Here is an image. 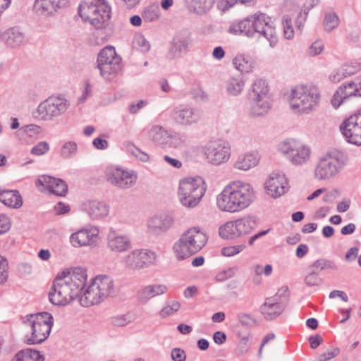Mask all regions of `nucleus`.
I'll return each mask as SVG.
<instances>
[{
	"instance_id": "1",
	"label": "nucleus",
	"mask_w": 361,
	"mask_h": 361,
	"mask_svg": "<svg viewBox=\"0 0 361 361\" xmlns=\"http://www.w3.org/2000/svg\"><path fill=\"white\" fill-rule=\"evenodd\" d=\"M87 280V270L80 267L59 273L49 293V301L54 305L65 306L79 299Z\"/></svg>"
},
{
	"instance_id": "2",
	"label": "nucleus",
	"mask_w": 361,
	"mask_h": 361,
	"mask_svg": "<svg viewBox=\"0 0 361 361\" xmlns=\"http://www.w3.org/2000/svg\"><path fill=\"white\" fill-rule=\"evenodd\" d=\"M255 199V191L250 183L234 180L227 184L217 195L216 204L221 212L237 213L248 208Z\"/></svg>"
},
{
	"instance_id": "3",
	"label": "nucleus",
	"mask_w": 361,
	"mask_h": 361,
	"mask_svg": "<svg viewBox=\"0 0 361 361\" xmlns=\"http://www.w3.org/2000/svg\"><path fill=\"white\" fill-rule=\"evenodd\" d=\"M322 94L313 84H299L293 87L287 95L290 109L298 115H309L315 111L321 103Z\"/></svg>"
},
{
	"instance_id": "4",
	"label": "nucleus",
	"mask_w": 361,
	"mask_h": 361,
	"mask_svg": "<svg viewBox=\"0 0 361 361\" xmlns=\"http://www.w3.org/2000/svg\"><path fill=\"white\" fill-rule=\"evenodd\" d=\"M78 13L83 21L97 30H102L109 24L112 6L109 0H82Z\"/></svg>"
},
{
	"instance_id": "5",
	"label": "nucleus",
	"mask_w": 361,
	"mask_h": 361,
	"mask_svg": "<svg viewBox=\"0 0 361 361\" xmlns=\"http://www.w3.org/2000/svg\"><path fill=\"white\" fill-rule=\"evenodd\" d=\"M348 162V157L344 152L335 149L330 150L318 158L314 169V177L317 180H330Z\"/></svg>"
},
{
	"instance_id": "6",
	"label": "nucleus",
	"mask_w": 361,
	"mask_h": 361,
	"mask_svg": "<svg viewBox=\"0 0 361 361\" xmlns=\"http://www.w3.org/2000/svg\"><path fill=\"white\" fill-rule=\"evenodd\" d=\"M207 241L206 233L197 227H192L180 236L173 244L172 250L176 258L182 261L198 252Z\"/></svg>"
},
{
	"instance_id": "7",
	"label": "nucleus",
	"mask_w": 361,
	"mask_h": 361,
	"mask_svg": "<svg viewBox=\"0 0 361 361\" xmlns=\"http://www.w3.org/2000/svg\"><path fill=\"white\" fill-rule=\"evenodd\" d=\"M23 322L30 331L26 343L29 345L39 344L48 338L54 324V317L50 313L42 312L25 316Z\"/></svg>"
},
{
	"instance_id": "8",
	"label": "nucleus",
	"mask_w": 361,
	"mask_h": 361,
	"mask_svg": "<svg viewBox=\"0 0 361 361\" xmlns=\"http://www.w3.org/2000/svg\"><path fill=\"white\" fill-rule=\"evenodd\" d=\"M206 190L205 182L200 176L181 179L177 192L178 201L185 208H195L202 200Z\"/></svg>"
},
{
	"instance_id": "9",
	"label": "nucleus",
	"mask_w": 361,
	"mask_h": 361,
	"mask_svg": "<svg viewBox=\"0 0 361 361\" xmlns=\"http://www.w3.org/2000/svg\"><path fill=\"white\" fill-rule=\"evenodd\" d=\"M250 37H254L256 33L262 35L269 43L271 48L277 46L279 39L276 27L271 19L267 14L257 12L246 18Z\"/></svg>"
},
{
	"instance_id": "10",
	"label": "nucleus",
	"mask_w": 361,
	"mask_h": 361,
	"mask_svg": "<svg viewBox=\"0 0 361 361\" xmlns=\"http://www.w3.org/2000/svg\"><path fill=\"white\" fill-rule=\"evenodd\" d=\"M69 107L70 102L66 97L51 96L39 104L32 116L38 121H51L64 114Z\"/></svg>"
},
{
	"instance_id": "11",
	"label": "nucleus",
	"mask_w": 361,
	"mask_h": 361,
	"mask_svg": "<svg viewBox=\"0 0 361 361\" xmlns=\"http://www.w3.org/2000/svg\"><path fill=\"white\" fill-rule=\"evenodd\" d=\"M278 150L293 166L305 164L311 155L310 147L295 139H288L280 142Z\"/></svg>"
},
{
	"instance_id": "12",
	"label": "nucleus",
	"mask_w": 361,
	"mask_h": 361,
	"mask_svg": "<svg viewBox=\"0 0 361 361\" xmlns=\"http://www.w3.org/2000/svg\"><path fill=\"white\" fill-rule=\"evenodd\" d=\"M97 63L100 75L107 81L114 80L121 70V58L112 46L106 47L99 53Z\"/></svg>"
},
{
	"instance_id": "13",
	"label": "nucleus",
	"mask_w": 361,
	"mask_h": 361,
	"mask_svg": "<svg viewBox=\"0 0 361 361\" xmlns=\"http://www.w3.org/2000/svg\"><path fill=\"white\" fill-rule=\"evenodd\" d=\"M156 259L157 255L154 251L147 248H137L123 256L121 263L126 269L136 271L152 265Z\"/></svg>"
},
{
	"instance_id": "14",
	"label": "nucleus",
	"mask_w": 361,
	"mask_h": 361,
	"mask_svg": "<svg viewBox=\"0 0 361 361\" xmlns=\"http://www.w3.org/2000/svg\"><path fill=\"white\" fill-rule=\"evenodd\" d=\"M202 152L207 162L213 166L226 163L231 155L230 145L220 140L208 142L202 147Z\"/></svg>"
},
{
	"instance_id": "15",
	"label": "nucleus",
	"mask_w": 361,
	"mask_h": 361,
	"mask_svg": "<svg viewBox=\"0 0 361 361\" xmlns=\"http://www.w3.org/2000/svg\"><path fill=\"white\" fill-rule=\"evenodd\" d=\"M288 290L286 286L280 288L273 296L267 298L260 306V312L266 320H273L286 309L288 302Z\"/></svg>"
},
{
	"instance_id": "16",
	"label": "nucleus",
	"mask_w": 361,
	"mask_h": 361,
	"mask_svg": "<svg viewBox=\"0 0 361 361\" xmlns=\"http://www.w3.org/2000/svg\"><path fill=\"white\" fill-rule=\"evenodd\" d=\"M104 174L106 180L111 185L122 190L133 187L137 180L135 171L118 166L107 167Z\"/></svg>"
},
{
	"instance_id": "17",
	"label": "nucleus",
	"mask_w": 361,
	"mask_h": 361,
	"mask_svg": "<svg viewBox=\"0 0 361 361\" xmlns=\"http://www.w3.org/2000/svg\"><path fill=\"white\" fill-rule=\"evenodd\" d=\"M345 140L353 145L361 146V108L343 120L339 126Z\"/></svg>"
},
{
	"instance_id": "18",
	"label": "nucleus",
	"mask_w": 361,
	"mask_h": 361,
	"mask_svg": "<svg viewBox=\"0 0 361 361\" xmlns=\"http://www.w3.org/2000/svg\"><path fill=\"white\" fill-rule=\"evenodd\" d=\"M174 224L175 216L173 213H159L147 219V232L154 236H160L171 229Z\"/></svg>"
},
{
	"instance_id": "19",
	"label": "nucleus",
	"mask_w": 361,
	"mask_h": 361,
	"mask_svg": "<svg viewBox=\"0 0 361 361\" xmlns=\"http://www.w3.org/2000/svg\"><path fill=\"white\" fill-rule=\"evenodd\" d=\"M191 35L187 30L177 32L169 42L167 58L171 61L180 59L186 54L191 47Z\"/></svg>"
},
{
	"instance_id": "20",
	"label": "nucleus",
	"mask_w": 361,
	"mask_h": 361,
	"mask_svg": "<svg viewBox=\"0 0 361 361\" xmlns=\"http://www.w3.org/2000/svg\"><path fill=\"white\" fill-rule=\"evenodd\" d=\"M171 118L176 125L188 127L197 124L201 119V115L197 109L180 104L173 108Z\"/></svg>"
},
{
	"instance_id": "21",
	"label": "nucleus",
	"mask_w": 361,
	"mask_h": 361,
	"mask_svg": "<svg viewBox=\"0 0 361 361\" xmlns=\"http://www.w3.org/2000/svg\"><path fill=\"white\" fill-rule=\"evenodd\" d=\"M267 194L272 198H278L284 195L288 190V183L284 173L272 172L264 183Z\"/></svg>"
},
{
	"instance_id": "22",
	"label": "nucleus",
	"mask_w": 361,
	"mask_h": 361,
	"mask_svg": "<svg viewBox=\"0 0 361 361\" xmlns=\"http://www.w3.org/2000/svg\"><path fill=\"white\" fill-rule=\"evenodd\" d=\"M99 229L95 226H88L73 233L70 242L74 247L91 245L99 240Z\"/></svg>"
},
{
	"instance_id": "23",
	"label": "nucleus",
	"mask_w": 361,
	"mask_h": 361,
	"mask_svg": "<svg viewBox=\"0 0 361 361\" xmlns=\"http://www.w3.org/2000/svg\"><path fill=\"white\" fill-rule=\"evenodd\" d=\"M36 186L41 191H47L57 196H63L68 191V186L63 180L47 175L38 178Z\"/></svg>"
},
{
	"instance_id": "24",
	"label": "nucleus",
	"mask_w": 361,
	"mask_h": 361,
	"mask_svg": "<svg viewBox=\"0 0 361 361\" xmlns=\"http://www.w3.org/2000/svg\"><path fill=\"white\" fill-rule=\"evenodd\" d=\"M132 246L128 235L121 233L114 229H110L106 235V247L114 253L127 252Z\"/></svg>"
},
{
	"instance_id": "25",
	"label": "nucleus",
	"mask_w": 361,
	"mask_h": 361,
	"mask_svg": "<svg viewBox=\"0 0 361 361\" xmlns=\"http://www.w3.org/2000/svg\"><path fill=\"white\" fill-rule=\"evenodd\" d=\"M68 0H35L33 8L37 15L42 17H51L65 8Z\"/></svg>"
},
{
	"instance_id": "26",
	"label": "nucleus",
	"mask_w": 361,
	"mask_h": 361,
	"mask_svg": "<svg viewBox=\"0 0 361 361\" xmlns=\"http://www.w3.org/2000/svg\"><path fill=\"white\" fill-rule=\"evenodd\" d=\"M354 80L341 85L334 92L331 104L334 109H338L346 100L353 97H359Z\"/></svg>"
},
{
	"instance_id": "27",
	"label": "nucleus",
	"mask_w": 361,
	"mask_h": 361,
	"mask_svg": "<svg viewBox=\"0 0 361 361\" xmlns=\"http://www.w3.org/2000/svg\"><path fill=\"white\" fill-rule=\"evenodd\" d=\"M81 209L92 220H101L109 214V207L97 200H87L82 203Z\"/></svg>"
},
{
	"instance_id": "28",
	"label": "nucleus",
	"mask_w": 361,
	"mask_h": 361,
	"mask_svg": "<svg viewBox=\"0 0 361 361\" xmlns=\"http://www.w3.org/2000/svg\"><path fill=\"white\" fill-rule=\"evenodd\" d=\"M1 38L8 47L18 49L25 46L28 40L24 31L19 27H12L6 30L1 34Z\"/></svg>"
},
{
	"instance_id": "29",
	"label": "nucleus",
	"mask_w": 361,
	"mask_h": 361,
	"mask_svg": "<svg viewBox=\"0 0 361 361\" xmlns=\"http://www.w3.org/2000/svg\"><path fill=\"white\" fill-rule=\"evenodd\" d=\"M169 287L164 283H152L147 285L137 292L136 297L141 303H147L151 299L166 293Z\"/></svg>"
},
{
	"instance_id": "30",
	"label": "nucleus",
	"mask_w": 361,
	"mask_h": 361,
	"mask_svg": "<svg viewBox=\"0 0 361 361\" xmlns=\"http://www.w3.org/2000/svg\"><path fill=\"white\" fill-rule=\"evenodd\" d=\"M261 157L258 152L250 151L240 154L233 164V168L240 171H247L256 167Z\"/></svg>"
},
{
	"instance_id": "31",
	"label": "nucleus",
	"mask_w": 361,
	"mask_h": 361,
	"mask_svg": "<svg viewBox=\"0 0 361 361\" xmlns=\"http://www.w3.org/2000/svg\"><path fill=\"white\" fill-rule=\"evenodd\" d=\"M104 300V298L102 296L92 281L83 291H81L79 296V302L83 307H90L97 305Z\"/></svg>"
},
{
	"instance_id": "32",
	"label": "nucleus",
	"mask_w": 361,
	"mask_h": 361,
	"mask_svg": "<svg viewBox=\"0 0 361 361\" xmlns=\"http://www.w3.org/2000/svg\"><path fill=\"white\" fill-rule=\"evenodd\" d=\"M92 281L104 299L115 295L116 290L114 281L111 276L105 274L98 275Z\"/></svg>"
},
{
	"instance_id": "33",
	"label": "nucleus",
	"mask_w": 361,
	"mask_h": 361,
	"mask_svg": "<svg viewBox=\"0 0 361 361\" xmlns=\"http://www.w3.org/2000/svg\"><path fill=\"white\" fill-rule=\"evenodd\" d=\"M245 85V80L240 75L231 76L224 81V89L228 95L238 97L242 94Z\"/></svg>"
},
{
	"instance_id": "34",
	"label": "nucleus",
	"mask_w": 361,
	"mask_h": 361,
	"mask_svg": "<svg viewBox=\"0 0 361 361\" xmlns=\"http://www.w3.org/2000/svg\"><path fill=\"white\" fill-rule=\"evenodd\" d=\"M216 0H185V5L190 13L197 16L207 13L213 7Z\"/></svg>"
},
{
	"instance_id": "35",
	"label": "nucleus",
	"mask_w": 361,
	"mask_h": 361,
	"mask_svg": "<svg viewBox=\"0 0 361 361\" xmlns=\"http://www.w3.org/2000/svg\"><path fill=\"white\" fill-rule=\"evenodd\" d=\"M0 202L13 209H18L23 205V199L18 190H0Z\"/></svg>"
},
{
	"instance_id": "36",
	"label": "nucleus",
	"mask_w": 361,
	"mask_h": 361,
	"mask_svg": "<svg viewBox=\"0 0 361 361\" xmlns=\"http://www.w3.org/2000/svg\"><path fill=\"white\" fill-rule=\"evenodd\" d=\"M234 68L241 73H249L254 68V61L245 54H238L233 59Z\"/></svg>"
},
{
	"instance_id": "37",
	"label": "nucleus",
	"mask_w": 361,
	"mask_h": 361,
	"mask_svg": "<svg viewBox=\"0 0 361 361\" xmlns=\"http://www.w3.org/2000/svg\"><path fill=\"white\" fill-rule=\"evenodd\" d=\"M271 109L269 97L251 100L250 114L252 117L263 116Z\"/></svg>"
},
{
	"instance_id": "38",
	"label": "nucleus",
	"mask_w": 361,
	"mask_h": 361,
	"mask_svg": "<svg viewBox=\"0 0 361 361\" xmlns=\"http://www.w3.org/2000/svg\"><path fill=\"white\" fill-rule=\"evenodd\" d=\"M269 89L265 80H255L251 86L250 96L251 100L269 97Z\"/></svg>"
},
{
	"instance_id": "39",
	"label": "nucleus",
	"mask_w": 361,
	"mask_h": 361,
	"mask_svg": "<svg viewBox=\"0 0 361 361\" xmlns=\"http://www.w3.org/2000/svg\"><path fill=\"white\" fill-rule=\"evenodd\" d=\"M169 132L161 126H153L149 131V139L157 145L164 147Z\"/></svg>"
},
{
	"instance_id": "40",
	"label": "nucleus",
	"mask_w": 361,
	"mask_h": 361,
	"mask_svg": "<svg viewBox=\"0 0 361 361\" xmlns=\"http://www.w3.org/2000/svg\"><path fill=\"white\" fill-rule=\"evenodd\" d=\"M144 21L152 23L158 20L161 16L159 6L156 4H151L145 7L141 13Z\"/></svg>"
},
{
	"instance_id": "41",
	"label": "nucleus",
	"mask_w": 361,
	"mask_h": 361,
	"mask_svg": "<svg viewBox=\"0 0 361 361\" xmlns=\"http://www.w3.org/2000/svg\"><path fill=\"white\" fill-rule=\"evenodd\" d=\"M12 361H44L39 351L27 348L18 352Z\"/></svg>"
},
{
	"instance_id": "42",
	"label": "nucleus",
	"mask_w": 361,
	"mask_h": 361,
	"mask_svg": "<svg viewBox=\"0 0 361 361\" xmlns=\"http://www.w3.org/2000/svg\"><path fill=\"white\" fill-rule=\"evenodd\" d=\"M219 233L224 239H234L239 237L235 220L228 221L220 226Z\"/></svg>"
},
{
	"instance_id": "43",
	"label": "nucleus",
	"mask_w": 361,
	"mask_h": 361,
	"mask_svg": "<svg viewBox=\"0 0 361 361\" xmlns=\"http://www.w3.org/2000/svg\"><path fill=\"white\" fill-rule=\"evenodd\" d=\"M40 128L36 125H27L18 129L15 135L20 140L27 142V137H33L39 133Z\"/></svg>"
},
{
	"instance_id": "44",
	"label": "nucleus",
	"mask_w": 361,
	"mask_h": 361,
	"mask_svg": "<svg viewBox=\"0 0 361 361\" xmlns=\"http://www.w3.org/2000/svg\"><path fill=\"white\" fill-rule=\"evenodd\" d=\"M235 222L239 237L250 233L255 226V221L250 217L239 219Z\"/></svg>"
},
{
	"instance_id": "45",
	"label": "nucleus",
	"mask_w": 361,
	"mask_h": 361,
	"mask_svg": "<svg viewBox=\"0 0 361 361\" xmlns=\"http://www.w3.org/2000/svg\"><path fill=\"white\" fill-rule=\"evenodd\" d=\"M180 308V303L175 300H169L165 302L159 312V317L166 318L173 315Z\"/></svg>"
},
{
	"instance_id": "46",
	"label": "nucleus",
	"mask_w": 361,
	"mask_h": 361,
	"mask_svg": "<svg viewBox=\"0 0 361 361\" xmlns=\"http://www.w3.org/2000/svg\"><path fill=\"white\" fill-rule=\"evenodd\" d=\"M78 152V145L74 141L65 142L60 149V156L65 159L73 157Z\"/></svg>"
},
{
	"instance_id": "47",
	"label": "nucleus",
	"mask_w": 361,
	"mask_h": 361,
	"mask_svg": "<svg viewBox=\"0 0 361 361\" xmlns=\"http://www.w3.org/2000/svg\"><path fill=\"white\" fill-rule=\"evenodd\" d=\"M126 147L128 152L137 160L143 163H147L149 161V155L145 152L141 150L140 148L137 147L134 144L128 142L126 145Z\"/></svg>"
},
{
	"instance_id": "48",
	"label": "nucleus",
	"mask_w": 361,
	"mask_h": 361,
	"mask_svg": "<svg viewBox=\"0 0 361 361\" xmlns=\"http://www.w3.org/2000/svg\"><path fill=\"white\" fill-rule=\"evenodd\" d=\"M133 317L130 313L116 314L111 317V324L116 327H124L133 322Z\"/></svg>"
},
{
	"instance_id": "49",
	"label": "nucleus",
	"mask_w": 361,
	"mask_h": 361,
	"mask_svg": "<svg viewBox=\"0 0 361 361\" xmlns=\"http://www.w3.org/2000/svg\"><path fill=\"white\" fill-rule=\"evenodd\" d=\"M246 18L239 22L232 23L228 29V32L231 34L239 35L244 34L247 37H250L248 33V27Z\"/></svg>"
},
{
	"instance_id": "50",
	"label": "nucleus",
	"mask_w": 361,
	"mask_h": 361,
	"mask_svg": "<svg viewBox=\"0 0 361 361\" xmlns=\"http://www.w3.org/2000/svg\"><path fill=\"white\" fill-rule=\"evenodd\" d=\"M339 24V18L334 13H326L323 22V25L325 31L331 32L334 30Z\"/></svg>"
},
{
	"instance_id": "51",
	"label": "nucleus",
	"mask_w": 361,
	"mask_h": 361,
	"mask_svg": "<svg viewBox=\"0 0 361 361\" xmlns=\"http://www.w3.org/2000/svg\"><path fill=\"white\" fill-rule=\"evenodd\" d=\"M185 142L184 136L178 133L169 134L166 138L165 147L178 148L180 147Z\"/></svg>"
},
{
	"instance_id": "52",
	"label": "nucleus",
	"mask_w": 361,
	"mask_h": 361,
	"mask_svg": "<svg viewBox=\"0 0 361 361\" xmlns=\"http://www.w3.org/2000/svg\"><path fill=\"white\" fill-rule=\"evenodd\" d=\"M311 267L318 271H322L325 269H331L337 270V265L331 260L326 259H319L313 262Z\"/></svg>"
},
{
	"instance_id": "53",
	"label": "nucleus",
	"mask_w": 361,
	"mask_h": 361,
	"mask_svg": "<svg viewBox=\"0 0 361 361\" xmlns=\"http://www.w3.org/2000/svg\"><path fill=\"white\" fill-rule=\"evenodd\" d=\"M348 77L361 71V59L347 62L342 65Z\"/></svg>"
},
{
	"instance_id": "54",
	"label": "nucleus",
	"mask_w": 361,
	"mask_h": 361,
	"mask_svg": "<svg viewBox=\"0 0 361 361\" xmlns=\"http://www.w3.org/2000/svg\"><path fill=\"white\" fill-rule=\"evenodd\" d=\"M283 27V35L286 39H292L294 37V29L292 25L291 18L288 15H285L282 18Z\"/></svg>"
},
{
	"instance_id": "55",
	"label": "nucleus",
	"mask_w": 361,
	"mask_h": 361,
	"mask_svg": "<svg viewBox=\"0 0 361 361\" xmlns=\"http://www.w3.org/2000/svg\"><path fill=\"white\" fill-rule=\"evenodd\" d=\"M324 49V43L322 39H317L308 47L307 54L309 56L314 57L319 55Z\"/></svg>"
},
{
	"instance_id": "56",
	"label": "nucleus",
	"mask_w": 361,
	"mask_h": 361,
	"mask_svg": "<svg viewBox=\"0 0 361 361\" xmlns=\"http://www.w3.org/2000/svg\"><path fill=\"white\" fill-rule=\"evenodd\" d=\"M245 248L244 244L224 247L221 248V253L225 257H233L241 252Z\"/></svg>"
},
{
	"instance_id": "57",
	"label": "nucleus",
	"mask_w": 361,
	"mask_h": 361,
	"mask_svg": "<svg viewBox=\"0 0 361 361\" xmlns=\"http://www.w3.org/2000/svg\"><path fill=\"white\" fill-rule=\"evenodd\" d=\"M322 279L318 276L314 270H312L305 278V283L310 287L319 286Z\"/></svg>"
},
{
	"instance_id": "58",
	"label": "nucleus",
	"mask_w": 361,
	"mask_h": 361,
	"mask_svg": "<svg viewBox=\"0 0 361 361\" xmlns=\"http://www.w3.org/2000/svg\"><path fill=\"white\" fill-rule=\"evenodd\" d=\"M346 78H348V75L343 66L332 71L329 76V80L334 83L338 82Z\"/></svg>"
},
{
	"instance_id": "59",
	"label": "nucleus",
	"mask_w": 361,
	"mask_h": 361,
	"mask_svg": "<svg viewBox=\"0 0 361 361\" xmlns=\"http://www.w3.org/2000/svg\"><path fill=\"white\" fill-rule=\"evenodd\" d=\"M49 150V145L45 141L38 142L30 151L32 155L41 156L46 154Z\"/></svg>"
},
{
	"instance_id": "60",
	"label": "nucleus",
	"mask_w": 361,
	"mask_h": 361,
	"mask_svg": "<svg viewBox=\"0 0 361 361\" xmlns=\"http://www.w3.org/2000/svg\"><path fill=\"white\" fill-rule=\"evenodd\" d=\"M8 279V262L7 259L0 255V284H4Z\"/></svg>"
},
{
	"instance_id": "61",
	"label": "nucleus",
	"mask_w": 361,
	"mask_h": 361,
	"mask_svg": "<svg viewBox=\"0 0 361 361\" xmlns=\"http://www.w3.org/2000/svg\"><path fill=\"white\" fill-rule=\"evenodd\" d=\"M171 357L173 361H185L186 353L184 350L180 348H174L171 350Z\"/></svg>"
},
{
	"instance_id": "62",
	"label": "nucleus",
	"mask_w": 361,
	"mask_h": 361,
	"mask_svg": "<svg viewBox=\"0 0 361 361\" xmlns=\"http://www.w3.org/2000/svg\"><path fill=\"white\" fill-rule=\"evenodd\" d=\"M339 352L340 350L337 348L328 350L319 355L318 361H329L336 357L339 354Z\"/></svg>"
},
{
	"instance_id": "63",
	"label": "nucleus",
	"mask_w": 361,
	"mask_h": 361,
	"mask_svg": "<svg viewBox=\"0 0 361 361\" xmlns=\"http://www.w3.org/2000/svg\"><path fill=\"white\" fill-rule=\"evenodd\" d=\"M11 226L10 219L5 214H0V235L8 231Z\"/></svg>"
},
{
	"instance_id": "64",
	"label": "nucleus",
	"mask_w": 361,
	"mask_h": 361,
	"mask_svg": "<svg viewBox=\"0 0 361 361\" xmlns=\"http://www.w3.org/2000/svg\"><path fill=\"white\" fill-rule=\"evenodd\" d=\"M237 318L241 325L245 326H249L254 322V319L250 314L240 312L237 314Z\"/></svg>"
}]
</instances>
